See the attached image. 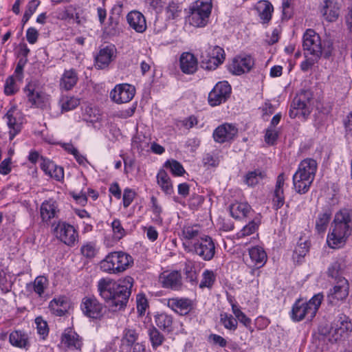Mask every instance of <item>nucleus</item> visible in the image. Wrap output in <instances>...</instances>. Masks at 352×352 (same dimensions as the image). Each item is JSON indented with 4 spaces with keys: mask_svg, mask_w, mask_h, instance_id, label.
<instances>
[{
    "mask_svg": "<svg viewBox=\"0 0 352 352\" xmlns=\"http://www.w3.org/2000/svg\"><path fill=\"white\" fill-rule=\"evenodd\" d=\"M78 81V73L74 69H65L60 79V89L65 91L72 90L76 85Z\"/></svg>",
    "mask_w": 352,
    "mask_h": 352,
    "instance_id": "nucleus-24",
    "label": "nucleus"
},
{
    "mask_svg": "<svg viewBox=\"0 0 352 352\" xmlns=\"http://www.w3.org/2000/svg\"><path fill=\"white\" fill-rule=\"evenodd\" d=\"M24 92L32 106L42 108L47 102V96L41 91L36 82H29L24 88Z\"/></svg>",
    "mask_w": 352,
    "mask_h": 352,
    "instance_id": "nucleus-15",
    "label": "nucleus"
},
{
    "mask_svg": "<svg viewBox=\"0 0 352 352\" xmlns=\"http://www.w3.org/2000/svg\"><path fill=\"white\" fill-rule=\"evenodd\" d=\"M181 70L187 74H191L197 69V60L195 56L189 52H184L179 59Z\"/></svg>",
    "mask_w": 352,
    "mask_h": 352,
    "instance_id": "nucleus-26",
    "label": "nucleus"
},
{
    "mask_svg": "<svg viewBox=\"0 0 352 352\" xmlns=\"http://www.w3.org/2000/svg\"><path fill=\"white\" fill-rule=\"evenodd\" d=\"M49 308L51 312L57 316H62L65 315L68 308L67 298L65 296H60L58 298H54L50 301Z\"/></svg>",
    "mask_w": 352,
    "mask_h": 352,
    "instance_id": "nucleus-30",
    "label": "nucleus"
},
{
    "mask_svg": "<svg viewBox=\"0 0 352 352\" xmlns=\"http://www.w3.org/2000/svg\"><path fill=\"white\" fill-rule=\"evenodd\" d=\"M183 272L186 280L192 284L197 283V273L195 270V265L192 261L186 260L184 263Z\"/></svg>",
    "mask_w": 352,
    "mask_h": 352,
    "instance_id": "nucleus-38",
    "label": "nucleus"
},
{
    "mask_svg": "<svg viewBox=\"0 0 352 352\" xmlns=\"http://www.w3.org/2000/svg\"><path fill=\"white\" fill-rule=\"evenodd\" d=\"M265 176L266 175L264 172L259 170H256L249 172L245 175V182L248 186H253L258 184L265 177Z\"/></svg>",
    "mask_w": 352,
    "mask_h": 352,
    "instance_id": "nucleus-46",
    "label": "nucleus"
},
{
    "mask_svg": "<svg viewBox=\"0 0 352 352\" xmlns=\"http://www.w3.org/2000/svg\"><path fill=\"white\" fill-rule=\"evenodd\" d=\"M138 339V333L133 329H125L121 339V349L128 350L133 346Z\"/></svg>",
    "mask_w": 352,
    "mask_h": 352,
    "instance_id": "nucleus-37",
    "label": "nucleus"
},
{
    "mask_svg": "<svg viewBox=\"0 0 352 352\" xmlns=\"http://www.w3.org/2000/svg\"><path fill=\"white\" fill-rule=\"evenodd\" d=\"M133 285V278L131 276L117 281L102 278L98 281L97 291L112 311H118L126 307Z\"/></svg>",
    "mask_w": 352,
    "mask_h": 352,
    "instance_id": "nucleus-1",
    "label": "nucleus"
},
{
    "mask_svg": "<svg viewBox=\"0 0 352 352\" xmlns=\"http://www.w3.org/2000/svg\"><path fill=\"white\" fill-rule=\"evenodd\" d=\"M349 289L348 280L346 278H339L336 285L328 293V303L331 305H337L344 301L349 295Z\"/></svg>",
    "mask_w": 352,
    "mask_h": 352,
    "instance_id": "nucleus-14",
    "label": "nucleus"
},
{
    "mask_svg": "<svg viewBox=\"0 0 352 352\" xmlns=\"http://www.w3.org/2000/svg\"><path fill=\"white\" fill-rule=\"evenodd\" d=\"M258 224L254 221L250 222L248 225L244 226L243 228L240 230V232L237 233L238 238L244 237L253 234L258 229Z\"/></svg>",
    "mask_w": 352,
    "mask_h": 352,
    "instance_id": "nucleus-54",
    "label": "nucleus"
},
{
    "mask_svg": "<svg viewBox=\"0 0 352 352\" xmlns=\"http://www.w3.org/2000/svg\"><path fill=\"white\" fill-rule=\"evenodd\" d=\"M182 8L179 3L172 1L169 3L166 8V12L168 14V17L174 19L176 18L179 13L181 12Z\"/></svg>",
    "mask_w": 352,
    "mask_h": 352,
    "instance_id": "nucleus-60",
    "label": "nucleus"
},
{
    "mask_svg": "<svg viewBox=\"0 0 352 352\" xmlns=\"http://www.w3.org/2000/svg\"><path fill=\"white\" fill-rule=\"evenodd\" d=\"M331 227L332 231L328 234L327 241L330 248H336L344 244L351 234L352 221L349 212L346 210L338 212Z\"/></svg>",
    "mask_w": 352,
    "mask_h": 352,
    "instance_id": "nucleus-2",
    "label": "nucleus"
},
{
    "mask_svg": "<svg viewBox=\"0 0 352 352\" xmlns=\"http://www.w3.org/2000/svg\"><path fill=\"white\" fill-rule=\"evenodd\" d=\"M249 255L254 266L261 267L267 261V254L264 249L260 246H254L249 250Z\"/></svg>",
    "mask_w": 352,
    "mask_h": 352,
    "instance_id": "nucleus-31",
    "label": "nucleus"
},
{
    "mask_svg": "<svg viewBox=\"0 0 352 352\" xmlns=\"http://www.w3.org/2000/svg\"><path fill=\"white\" fill-rule=\"evenodd\" d=\"M200 58L208 69H214L225 59L223 48L219 46L206 45L200 49Z\"/></svg>",
    "mask_w": 352,
    "mask_h": 352,
    "instance_id": "nucleus-10",
    "label": "nucleus"
},
{
    "mask_svg": "<svg viewBox=\"0 0 352 352\" xmlns=\"http://www.w3.org/2000/svg\"><path fill=\"white\" fill-rule=\"evenodd\" d=\"M160 281L164 288L174 291H180L184 286L182 274L177 270L164 272L160 276Z\"/></svg>",
    "mask_w": 352,
    "mask_h": 352,
    "instance_id": "nucleus-18",
    "label": "nucleus"
},
{
    "mask_svg": "<svg viewBox=\"0 0 352 352\" xmlns=\"http://www.w3.org/2000/svg\"><path fill=\"white\" fill-rule=\"evenodd\" d=\"M256 10L263 23H268L272 18L274 8L268 1H261L258 3Z\"/></svg>",
    "mask_w": 352,
    "mask_h": 352,
    "instance_id": "nucleus-35",
    "label": "nucleus"
},
{
    "mask_svg": "<svg viewBox=\"0 0 352 352\" xmlns=\"http://www.w3.org/2000/svg\"><path fill=\"white\" fill-rule=\"evenodd\" d=\"M167 305L180 315L188 314L192 309V300L188 298H172L167 301Z\"/></svg>",
    "mask_w": 352,
    "mask_h": 352,
    "instance_id": "nucleus-22",
    "label": "nucleus"
},
{
    "mask_svg": "<svg viewBox=\"0 0 352 352\" xmlns=\"http://www.w3.org/2000/svg\"><path fill=\"white\" fill-rule=\"evenodd\" d=\"M331 216V212L326 210L320 213L316 221V229L318 232H324L329 224Z\"/></svg>",
    "mask_w": 352,
    "mask_h": 352,
    "instance_id": "nucleus-41",
    "label": "nucleus"
},
{
    "mask_svg": "<svg viewBox=\"0 0 352 352\" xmlns=\"http://www.w3.org/2000/svg\"><path fill=\"white\" fill-rule=\"evenodd\" d=\"M157 183L165 194L170 195L173 192L174 190L171 179L164 169L159 170L157 175Z\"/></svg>",
    "mask_w": 352,
    "mask_h": 352,
    "instance_id": "nucleus-32",
    "label": "nucleus"
},
{
    "mask_svg": "<svg viewBox=\"0 0 352 352\" xmlns=\"http://www.w3.org/2000/svg\"><path fill=\"white\" fill-rule=\"evenodd\" d=\"M322 293L314 295L308 302L298 300L293 305L292 318L294 321H300L307 318L311 320L316 316L323 300Z\"/></svg>",
    "mask_w": 352,
    "mask_h": 352,
    "instance_id": "nucleus-5",
    "label": "nucleus"
},
{
    "mask_svg": "<svg viewBox=\"0 0 352 352\" xmlns=\"http://www.w3.org/2000/svg\"><path fill=\"white\" fill-rule=\"evenodd\" d=\"M133 263L131 256L122 252L108 254L100 261V270L109 274H118L126 270Z\"/></svg>",
    "mask_w": 352,
    "mask_h": 352,
    "instance_id": "nucleus-6",
    "label": "nucleus"
},
{
    "mask_svg": "<svg viewBox=\"0 0 352 352\" xmlns=\"http://www.w3.org/2000/svg\"><path fill=\"white\" fill-rule=\"evenodd\" d=\"M137 310L140 315L145 314L146 308L148 307V300L143 294H139L136 296Z\"/></svg>",
    "mask_w": 352,
    "mask_h": 352,
    "instance_id": "nucleus-53",
    "label": "nucleus"
},
{
    "mask_svg": "<svg viewBox=\"0 0 352 352\" xmlns=\"http://www.w3.org/2000/svg\"><path fill=\"white\" fill-rule=\"evenodd\" d=\"M237 133L238 129L235 126L224 123L214 129L212 135L216 142L222 144L232 140Z\"/></svg>",
    "mask_w": 352,
    "mask_h": 352,
    "instance_id": "nucleus-20",
    "label": "nucleus"
},
{
    "mask_svg": "<svg viewBox=\"0 0 352 352\" xmlns=\"http://www.w3.org/2000/svg\"><path fill=\"white\" fill-rule=\"evenodd\" d=\"M321 56L310 55L305 56V60L300 64V69L303 72H307L310 69L320 58Z\"/></svg>",
    "mask_w": 352,
    "mask_h": 352,
    "instance_id": "nucleus-52",
    "label": "nucleus"
},
{
    "mask_svg": "<svg viewBox=\"0 0 352 352\" xmlns=\"http://www.w3.org/2000/svg\"><path fill=\"white\" fill-rule=\"evenodd\" d=\"M351 330V323L347 320L345 316H342L334 320L330 330V333L332 339L335 341H338L348 336Z\"/></svg>",
    "mask_w": 352,
    "mask_h": 352,
    "instance_id": "nucleus-19",
    "label": "nucleus"
},
{
    "mask_svg": "<svg viewBox=\"0 0 352 352\" xmlns=\"http://www.w3.org/2000/svg\"><path fill=\"white\" fill-rule=\"evenodd\" d=\"M120 31V16L118 15H111L108 19V22L104 27V32L110 36H115Z\"/></svg>",
    "mask_w": 352,
    "mask_h": 352,
    "instance_id": "nucleus-39",
    "label": "nucleus"
},
{
    "mask_svg": "<svg viewBox=\"0 0 352 352\" xmlns=\"http://www.w3.org/2000/svg\"><path fill=\"white\" fill-rule=\"evenodd\" d=\"M80 309L85 316L92 319H100L103 316L104 306L94 296H85L81 301Z\"/></svg>",
    "mask_w": 352,
    "mask_h": 352,
    "instance_id": "nucleus-12",
    "label": "nucleus"
},
{
    "mask_svg": "<svg viewBox=\"0 0 352 352\" xmlns=\"http://www.w3.org/2000/svg\"><path fill=\"white\" fill-rule=\"evenodd\" d=\"M127 21L131 28L137 32L142 33L146 29V22L144 16L140 12H130L126 16Z\"/></svg>",
    "mask_w": 352,
    "mask_h": 352,
    "instance_id": "nucleus-25",
    "label": "nucleus"
},
{
    "mask_svg": "<svg viewBox=\"0 0 352 352\" xmlns=\"http://www.w3.org/2000/svg\"><path fill=\"white\" fill-rule=\"evenodd\" d=\"M212 8V0H197L190 8L189 23L196 28L207 25Z\"/></svg>",
    "mask_w": 352,
    "mask_h": 352,
    "instance_id": "nucleus-7",
    "label": "nucleus"
},
{
    "mask_svg": "<svg viewBox=\"0 0 352 352\" xmlns=\"http://www.w3.org/2000/svg\"><path fill=\"white\" fill-rule=\"evenodd\" d=\"M111 228L113 233L114 239L120 240L126 234V231L123 228L119 219H116L111 223Z\"/></svg>",
    "mask_w": 352,
    "mask_h": 352,
    "instance_id": "nucleus-50",
    "label": "nucleus"
},
{
    "mask_svg": "<svg viewBox=\"0 0 352 352\" xmlns=\"http://www.w3.org/2000/svg\"><path fill=\"white\" fill-rule=\"evenodd\" d=\"M220 322L225 329L230 331H234L237 329V320L230 314H228L227 313L221 314Z\"/></svg>",
    "mask_w": 352,
    "mask_h": 352,
    "instance_id": "nucleus-44",
    "label": "nucleus"
},
{
    "mask_svg": "<svg viewBox=\"0 0 352 352\" xmlns=\"http://www.w3.org/2000/svg\"><path fill=\"white\" fill-rule=\"evenodd\" d=\"M216 280V274L212 270H205L201 275V280L199 283V287L211 288Z\"/></svg>",
    "mask_w": 352,
    "mask_h": 352,
    "instance_id": "nucleus-43",
    "label": "nucleus"
},
{
    "mask_svg": "<svg viewBox=\"0 0 352 352\" xmlns=\"http://www.w3.org/2000/svg\"><path fill=\"white\" fill-rule=\"evenodd\" d=\"M254 65V60L251 56H238L228 65V70L234 75H241L249 72Z\"/></svg>",
    "mask_w": 352,
    "mask_h": 352,
    "instance_id": "nucleus-17",
    "label": "nucleus"
},
{
    "mask_svg": "<svg viewBox=\"0 0 352 352\" xmlns=\"http://www.w3.org/2000/svg\"><path fill=\"white\" fill-rule=\"evenodd\" d=\"M309 245L307 241L299 243L295 248L294 254L296 256L298 260L303 258L309 252Z\"/></svg>",
    "mask_w": 352,
    "mask_h": 352,
    "instance_id": "nucleus-56",
    "label": "nucleus"
},
{
    "mask_svg": "<svg viewBox=\"0 0 352 352\" xmlns=\"http://www.w3.org/2000/svg\"><path fill=\"white\" fill-rule=\"evenodd\" d=\"M135 94L134 86L129 84L117 85L110 92L111 99L118 104L126 103L131 101Z\"/></svg>",
    "mask_w": 352,
    "mask_h": 352,
    "instance_id": "nucleus-16",
    "label": "nucleus"
},
{
    "mask_svg": "<svg viewBox=\"0 0 352 352\" xmlns=\"http://www.w3.org/2000/svg\"><path fill=\"white\" fill-rule=\"evenodd\" d=\"M135 193L133 190L129 188H126L124 190L123 194V206L126 208L129 206V205L133 201Z\"/></svg>",
    "mask_w": 352,
    "mask_h": 352,
    "instance_id": "nucleus-64",
    "label": "nucleus"
},
{
    "mask_svg": "<svg viewBox=\"0 0 352 352\" xmlns=\"http://www.w3.org/2000/svg\"><path fill=\"white\" fill-rule=\"evenodd\" d=\"M321 12L327 21L332 22L338 18L340 8L333 0H324Z\"/></svg>",
    "mask_w": 352,
    "mask_h": 352,
    "instance_id": "nucleus-27",
    "label": "nucleus"
},
{
    "mask_svg": "<svg viewBox=\"0 0 352 352\" xmlns=\"http://www.w3.org/2000/svg\"><path fill=\"white\" fill-rule=\"evenodd\" d=\"M36 324L37 332L44 339L49 333V329L47 322L42 318V317H37L35 319Z\"/></svg>",
    "mask_w": 352,
    "mask_h": 352,
    "instance_id": "nucleus-55",
    "label": "nucleus"
},
{
    "mask_svg": "<svg viewBox=\"0 0 352 352\" xmlns=\"http://www.w3.org/2000/svg\"><path fill=\"white\" fill-rule=\"evenodd\" d=\"M344 267V263L342 259L334 261L328 269L329 276L335 278L337 281L339 280V278H344L342 277V275L343 274Z\"/></svg>",
    "mask_w": 352,
    "mask_h": 352,
    "instance_id": "nucleus-40",
    "label": "nucleus"
},
{
    "mask_svg": "<svg viewBox=\"0 0 352 352\" xmlns=\"http://www.w3.org/2000/svg\"><path fill=\"white\" fill-rule=\"evenodd\" d=\"M17 91V87L12 76H9L5 82L4 93L7 96L12 95Z\"/></svg>",
    "mask_w": 352,
    "mask_h": 352,
    "instance_id": "nucleus-59",
    "label": "nucleus"
},
{
    "mask_svg": "<svg viewBox=\"0 0 352 352\" xmlns=\"http://www.w3.org/2000/svg\"><path fill=\"white\" fill-rule=\"evenodd\" d=\"M155 320L156 325L159 328L167 330L168 331L170 330L173 324V318L170 316L165 313H162L157 314L155 316Z\"/></svg>",
    "mask_w": 352,
    "mask_h": 352,
    "instance_id": "nucleus-45",
    "label": "nucleus"
},
{
    "mask_svg": "<svg viewBox=\"0 0 352 352\" xmlns=\"http://www.w3.org/2000/svg\"><path fill=\"white\" fill-rule=\"evenodd\" d=\"M313 98L310 90H301L293 99L289 111L290 118L302 116L305 118L311 113V100Z\"/></svg>",
    "mask_w": 352,
    "mask_h": 352,
    "instance_id": "nucleus-9",
    "label": "nucleus"
},
{
    "mask_svg": "<svg viewBox=\"0 0 352 352\" xmlns=\"http://www.w3.org/2000/svg\"><path fill=\"white\" fill-rule=\"evenodd\" d=\"M230 214L234 219H242L248 216L252 211L251 206L247 203H234L230 207Z\"/></svg>",
    "mask_w": 352,
    "mask_h": 352,
    "instance_id": "nucleus-33",
    "label": "nucleus"
},
{
    "mask_svg": "<svg viewBox=\"0 0 352 352\" xmlns=\"http://www.w3.org/2000/svg\"><path fill=\"white\" fill-rule=\"evenodd\" d=\"M54 17L58 20L67 21L74 18L73 13L66 8H58L54 12Z\"/></svg>",
    "mask_w": 352,
    "mask_h": 352,
    "instance_id": "nucleus-58",
    "label": "nucleus"
},
{
    "mask_svg": "<svg viewBox=\"0 0 352 352\" xmlns=\"http://www.w3.org/2000/svg\"><path fill=\"white\" fill-rule=\"evenodd\" d=\"M272 203L274 210H277L280 208L285 204L284 192H274Z\"/></svg>",
    "mask_w": 352,
    "mask_h": 352,
    "instance_id": "nucleus-61",
    "label": "nucleus"
},
{
    "mask_svg": "<svg viewBox=\"0 0 352 352\" xmlns=\"http://www.w3.org/2000/svg\"><path fill=\"white\" fill-rule=\"evenodd\" d=\"M80 251L84 256L89 258L94 257L98 252L96 244L92 242H88L83 245Z\"/></svg>",
    "mask_w": 352,
    "mask_h": 352,
    "instance_id": "nucleus-51",
    "label": "nucleus"
},
{
    "mask_svg": "<svg viewBox=\"0 0 352 352\" xmlns=\"http://www.w3.org/2000/svg\"><path fill=\"white\" fill-rule=\"evenodd\" d=\"M59 212L58 204L53 199L43 201L40 207V215L43 222H49L52 219L57 217Z\"/></svg>",
    "mask_w": 352,
    "mask_h": 352,
    "instance_id": "nucleus-23",
    "label": "nucleus"
},
{
    "mask_svg": "<svg viewBox=\"0 0 352 352\" xmlns=\"http://www.w3.org/2000/svg\"><path fill=\"white\" fill-rule=\"evenodd\" d=\"M164 166L165 168H169L172 174L175 176H181L185 172L182 165L175 160H167Z\"/></svg>",
    "mask_w": 352,
    "mask_h": 352,
    "instance_id": "nucleus-49",
    "label": "nucleus"
},
{
    "mask_svg": "<svg viewBox=\"0 0 352 352\" xmlns=\"http://www.w3.org/2000/svg\"><path fill=\"white\" fill-rule=\"evenodd\" d=\"M208 342L214 345H218L220 347H225L227 345V341L222 336L212 333L208 336Z\"/></svg>",
    "mask_w": 352,
    "mask_h": 352,
    "instance_id": "nucleus-62",
    "label": "nucleus"
},
{
    "mask_svg": "<svg viewBox=\"0 0 352 352\" xmlns=\"http://www.w3.org/2000/svg\"><path fill=\"white\" fill-rule=\"evenodd\" d=\"M48 286V280L44 276H37L33 283L32 287L34 292L38 294L39 296H41L44 293L45 289Z\"/></svg>",
    "mask_w": 352,
    "mask_h": 352,
    "instance_id": "nucleus-48",
    "label": "nucleus"
},
{
    "mask_svg": "<svg viewBox=\"0 0 352 352\" xmlns=\"http://www.w3.org/2000/svg\"><path fill=\"white\" fill-rule=\"evenodd\" d=\"M203 234L201 228L198 224L184 226L182 230V239L184 250L186 252L188 250V244L195 243L201 238Z\"/></svg>",
    "mask_w": 352,
    "mask_h": 352,
    "instance_id": "nucleus-21",
    "label": "nucleus"
},
{
    "mask_svg": "<svg viewBox=\"0 0 352 352\" xmlns=\"http://www.w3.org/2000/svg\"><path fill=\"white\" fill-rule=\"evenodd\" d=\"M149 339L153 349H156L164 342V336L155 327L148 330Z\"/></svg>",
    "mask_w": 352,
    "mask_h": 352,
    "instance_id": "nucleus-47",
    "label": "nucleus"
},
{
    "mask_svg": "<svg viewBox=\"0 0 352 352\" xmlns=\"http://www.w3.org/2000/svg\"><path fill=\"white\" fill-rule=\"evenodd\" d=\"M302 47L305 56L316 55L329 58L332 54V43L322 45L320 36L312 29H308L303 34Z\"/></svg>",
    "mask_w": 352,
    "mask_h": 352,
    "instance_id": "nucleus-4",
    "label": "nucleus"
},
{
    "mask_svg": "<svg viewBox=\"0 0 352 352\" xmlns=\"http://www.w3.org/2000/svg\"><path fill=\"white\" fill-rule=\"evenodd\" d=\"M9 340L12 346L18 348L27 349L30 346L28 335L20 330L12 331L10 334Z\"/></svg>",
    "mask_w": 352,
    "mask_h": 352,
    "instance_id": "nucleus-29",
    "label": "nucleus"
},
{
    "mask_svg": "<svg viewBox=\"0 0 352 352\" xmlns=\"http://www.w3.org/2000/svg\"><path fill=\"white\" fill-rule=\"evenodd\" d=\"M14 109H11L6 114L7 123L10 129V140H12L21 129V123L17 122L16 118L14 116Z\"/></svg>",
    "mask_w": 352,
    "mask_h": 352,
    "instance_id": "nucleus-36",
    "label": "nucleus"
},
{
    "mask_svg": "<svg viewBox=\"0 0 352 352\" xmlns=\"http://www.w3.org/2000/svg\"><path fill=\"white\" fill-rule=\"evenodd\" d=\"M231 94V86L227 81L219 82L208 94V102L212 107L225 102Z\"/></svg>",
    "mask_w": 352,
    "mask_h": 352,
    "instance_id": "nucleus-13",
    "label": "nucleus"
},
{
    "mask_svg": "<svg viewBox=\"0 0 352 352\" xmlns=\"http://www.w3.org/2000/svg\"><path fill=\"white\" fill-rule=\"evenodd\" d=\"M113 50L109 47L100 50L96 58L95 66L98 69H104L109 65L112 60Z\"/></svg>",
    "mask_w": 352,
    "mask_h": 352,
    "instance_id": "nucleus-34",
    "label": "nucleus"
},
{
    "mask_svg": "<svg viewBox=\"0 0 352 352\" xmlns=\"http://www.w3.org/2000/svg\"><path fill=\"white\" fill-rule=\"evenodd\" d=\"M317 170L316 161L311 158L302 160L293 176V184L296 191L306 193L312 184Z\"/></svg>",
    "mask_w": 352,
    "mask_h": 352,
    "instance_id": "nucleus-3",
    "label": "nucleus"
},
{
    "mask_svg": "<svg viewBox=\"0 0 352 352\" xmlns=\"http://www.w3.org/2000/svg\"><path fill=\"white\" fill-rule=\"evenodd\" d=\"M277 138L278 133L274 128L269 127L266 130L265 141L266 142L267 144L273 145L276 141Z\"/></svg>",
    "mask_w": 352,
    "mask_h": 352,
    "instance_id": "nucleus-63",
    "label": "nucleus"
},
{
    "mask_svg": "<svg viewBox=\"0 0 352 352\" xmlns=\"http://www.w3.org/2000/svg\"><path fill=\"white\" fill-rule=\"evenodd\" d=\"M60 104L62 111H69L80 104V100L74 96H65L61 98Z\"/></svg>",
    "mask_w": 352,
    "mask_h": 352,
    "instance_id": "nucleus-42",
    "label": "nucleus"
},
{
    "mask_svg": "<svg viewBox=\"0 0 352 352\" xmlns=\"http://www.w3.org/2000/svg\"><path fill=\"white\" fill-rule=\"evenodd\" d=\"M151 202L152 204V212L155 215V221L157 223H162V219L160 217V214L162 212V207L158 204L157 199L154 196L151 197Z\"/></svg>",
    "mask_w": 352,
    "mask_h": 352,
    "instance_id": "nucleus-57",
    "label": "nucleus"
},
{
    "mask_svg": "<svg viewBox=\"0 0 352 352\" xmlns=\"http://www.w3.org/2000/svg\"><path fill=\"white\" fill-rule=\"evenodd\" d=\"M61 342L71 349H79L82 342L78 335L72 329H66L62 335Z\"/></svg>",
    "mask_w": 352,
    "mask_h": 352,
    "instance_id": "nucleus-28",
    "label": "nucleus"
},
{
    "mask_svg": "<svg viewBox=\"0 0 352 352\" xmlns=\"http://www.w3.org/2000/svg\"><path fill=\"white\" fill-rule=\"evenodd\" d=\"M186 252L199 256L204 261H211L216 253L214 240L208 235L203 234L195 243L188 244Z\"/></svg>",
    "mask_w": 352,
    "mask_h": 352,
    "instance_id": "nucleus-8",
    "label": "nucleus"
},
{
    "mask_svg": "<svg viewBox=\"0 0 352 352\" xmlns=\"http://www.w3.org/2000/svg\"><path fill=\"white\" fill-rule=\"evenodd\" d=\"M54 234L58 239L68 246L74 245L78 234L74 227L66 222L59 221L54 228Z\"/></svg>",
    "mask_w": 352,
    "mask_h": 352,
    "instance_id": "nucleus-11",
    "label": "nucleus"
}]
</instances>
